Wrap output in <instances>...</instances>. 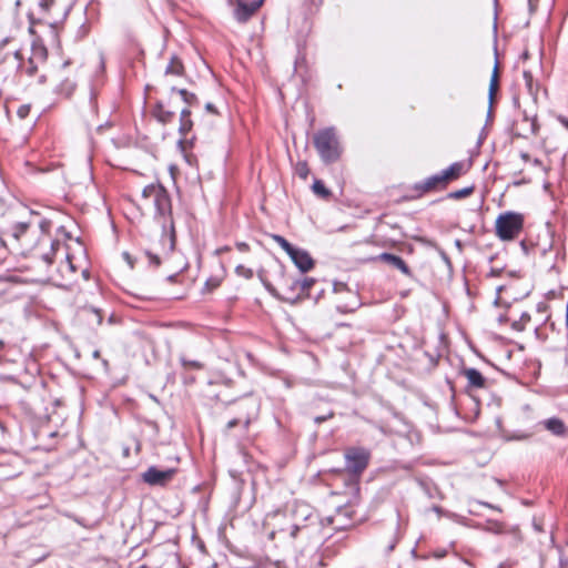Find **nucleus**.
Segmentation results:
<instances>
[{"instance_id": "38", "label": "nucleus", "mask_w": 568, "mask_h": 568, "mask_svg": "<svg viewBox=\"0 0 568 568\" xmlns=\"http://www.w3.org/2000/svg\"><path fill=\"white\" fill-rule=\"evenodd\" d=\"M271 237L274 242H276L285 252L287 255L292 253V251L295 248L294 245H292L284 236L278 234H272Z\"/></svg>"}, {"instance_id": "60", "label": "nucleus", "mask_w": 568, "mask_h": 568, "mask_svg": "<svg viewBox=\"0 0 568 568\" xmlns=\"http://www.w3.org/2000/svg\"><path fill=\"white\" fill-rule=\"evenodd\" d=\"M230 250H231V248H230L229 246H223V247L217 248V250L215 251V254H217V255H219V254H222V253L227 252V251H230Z\"/></svg>"}, {"instance_id": "6", "label": "nucleus", "mask_w": 568, "mask_h": 568, "mask_svg": "<svg viewBox=\"0 0 568 568\" xmlns=\"http://www.w3.org/2000/svg\"><path fill=\"white\" fill-rule=\"evenodd\" d=\"M525 225V215L515 211L500 213L495 221V234L503 242H509L519 236Z\"/></svg>"}, {"instance_id": "25", "label": "nucleus", "mask_w": 568, "mask_h": 568, "mask_svg": "<svg viewBox=\"0 0 568 568\" xmlns=\"http://www.w3.org/2000/svg\"><path fill=\"white\" fill-rule=\"evenodd\" d=\"M440 173L443 175V179H445V181L449 183L450 181L457 180L465 173V164L463 162H454L447 169L443 170Z\"/></svg>"}, {"instance_id": "27", "label": "nucleus", "mask_w": 568, "mask_h": 568, "mask_svg": "<svg viewBox=\"0 0 568 568\" xmlns=\"http://www.w3.org/2000/svg\"><path fill=\"white\" fill-rule=\"evenodd\" d=\"M165 74L181 77L184 74V65L178 55H172L169 64L165 68Z\"/></svg>"}, {"instance_id": "62", "label": "nucleus", "mask_w": 568, "mask_h": 568, "mask_svg": "<svg viewBox=\"0 0 568 568\" xmlns=\"http://www.w3.org/2000/svg\"><path fill=\"white\" fill-rule=\"evenodd\" d=\"M538 311H542L546 308V305L544 303L538 304Z\"/></svg>"}, {"instance_id": "55", "label": "nucleus", "mask_w": 568, "mask_h": 568, "mask_svg": "<svg viewBox=\"0 0 568 568\" xmlns=\"http://www.w3.org/2000/svg\"><path fill=\"white\" fill-rule=\"evenodd\" d=\"M557 120L559 123H561L566 129H568V118L564 115H558Z\"/></svg>"}, {"instance_id": "23", "label": "nucleus", "mask_w": 568, "mask_h": 568, "mask_svg": "<svg viewBox=\"0 0 568 568\" xmlns=\"http://www.w3.org/2000/svg\"><path fill=\"white\" fill-rule=\"evenodd\" d=\"M226 276V268L223 263L219 264V271L211 275L204 283L203 293H211L216 290Z\"/></svg>"}, {"instance_id": "43", "label": "nucleus", "mask_w": 568, "mask_h": 568, "mask_svg": "<svg viewBox=\"0 0 568 568\" xmlns=\"http://www.w3.org/2000/svg\"><path fill=\"white\" fill-rule=\"evenodd\" d=\"M8 243L9 242L6 236H0V264H2L7 258Z\"/></svg>"}, {"instance_id": "14", "label": "nucleus", "mask_w": 568, "mask_h": 568, "mask_svg": "<svg viewBox=\"0 0 568 568\" xmlns=\"http://www.w3.org/2000/svg\"><path fill=\"white\" fill-rule=\"evenodd\" d=\"M264 0H254L250 3L237 0V4L234 9V18L240 23L247 22L254 13L262 7Z\"/></svg>"}, {"instance_id": "58", "label": "nucleus", "mask_w": 568, "mask_h": 568, "mask_svg": "<svg viewBox=\"0 0 568 568\" xmlns=\"http://www.w3.org/2000/svg\"><path fill=\"white\" fill-rule=\"evenodd\" d=\"M538 0H528L530 11H534L537 7Z\"/></svg>"}, {"instance_id": "32", "label": "nucleus", "mask_w": 568, "mask_h": 568, "mask_svg": "<svg viewBox=\"0 0 568 568\" xmlns=\"http://www.w3.org/2000/svg\"><path fill=\"white\" fill-rule=\"evenodd\" d=\"M530 314L527 312H523L518 320H513L510 322V326L516 332H523L526 329V326L530 322Z\"/></svg>"}, {"instance_id": "20", "label": "nucleus", "mask_w": 568, "mask_h": 568, "mask_svg": "<svg viewBox=\"0 0 568 568\" xmlns=\"http://www.w3.org/2000/svg\"><path fill=\"white\" fill-rule=\"evenodd\" d=\"M520 247L525 255H540L545 256L552 247V242L548 241L546 244L540 245L539 243H534L529 239H524L520 241Z\"/></svg>"}, {"instance_id": "3", "label": "nucleus", "mask_w": 568, "mask_h": 568, "mask_svg": "<svg viewBox=\"0 0 568 568\" xmlns=\"http://www.w3.org/2000/svg\"><path fill=\"white\" fill-rule=\"evenodd\" d=\"M48 60L47 47L34 40L31 45V55L26 60L20 51V58L17 59L18 75L27 78L30 83L44 84L47 75L40 73V67Z\"/></svg>"}, {"instance_id": "40", "label": "nucleus", "mask_w": 568, "mask_h": 568, "mask_svg": "<svg viewBox=\"0 0 568 568\" xmlns=\"http://www.w3.org/2000/svg\"><path fill=\"white\" fill-rule=\"evenodd\" d=\"M523 77H524L525 84H526V88H527L528 92L530 94H535L537 90L534 88V77H532V73L530 71L525 70L524 73H523Z\"/></svg>"}, {"instance_id": "19", "label": "nucleus", "mask_w": 568, "mask_h": 568, "mask_svg": "<svg viewBox=\"0 0 568 568\" xmlns=\"http://www.w3.org/2000/svg\"><path fill=\"white\" fill-rule=\"evenodd\" d=\"M480 528L484 531L491 532L495 535L513 534L515 538L520 540V531L518 528L508 529L504 523L495 519H487L485 524L480 526Z\"/></svg>"}, {"instance_id": "33", "label": "nucleus", "mask_w": 568, "mask_h": 568, "mask_svg": "<svg viewBox=\"0 0 568 568\" xmlns=\"http://www.w3.org/2000/svg\"><path fill=\"white\" fill-rule=\"evenodd\" d=\"M313 192L322 197V199H328L332 195V192L325 186L322 180H315L312 185Z\"/></svg>"}, {"instance_id": "8", "label": "nucleus", "mask_w": 568, "mask_h": 568, "mask_svg": "<svg viewBox=\"0 0 568 568\" xmlns=\"http://www.w3.org/2000/svg\"><path fill=\"white\" fill-rule=\"evenodd\" d=\"M303 524L294 523L288 528V536L293 540H300L301 545L304 546L311 541L314 535L317 532L316 516L313 515L308 507H305Z\"/></svg>"}, {"instance_id": "26", "label": "nucleus", "mask_w": 568, "mask_h": 568, "mask_svg": "<svg viewBox=\"0 0 568 568\" xmlns=\"http://www.w3.org/2000/svg\"><path fill=\"white\" fill-rule=\"evenodd\" d=\"M498 88H499V73H498V61H496L494 70H493V74L490 78V83H489V92H488L489 111L491 110L495 94L497 93Z\"/></svg>"}, {"instance_id": "61", "label": "nucleus", "mask_w": 568, "mask_h": 568, "mask_svg": "<svg viewBox=\"0 0 568 568\" xmlns=\"http://www.w3.org/2000/svg\"><path fill=\"white\" fill-rule=\"evenodd\" d=\"M93 357H94V358H100V357H101V353H100V351L95 349V351L93 352Z\"/></svg>"}, {"instance_id": "13", "label": "nucleus", "mask_w": 568, "mask_h": 568, "mask_svg": "<svg viewBox=\"0 0 568 568\" xmlns=\"http://www.w3.org/2000/svg\"><path fill=\"white\" fill-rule=\"evenodd\" d=\"M400 540L399 534V525L395 524L385 529L382 536L378 539V546L383 550V552L387 556L389 555L397 546Z\"/></svg>"}, {"instance_id": "53", "label": "nucleus", "mask_w": 568, "mask_h": 568, "mask_svg": "<svg viewBox=\"0 0 568 568\" xmlns=\"http://www.w3.org/2000/svg\"><path fill=\"white\" fill-rule=\"evenodd\" d=\"M205 110H206L207 112L212 113V114H219L217 109H216V108H215V105H214L213 103H211V102H207V103L205 104Z\"/></svg>"}, {"instance_id": "44", "label": "nucleus", "mask_w": 568, "mask_h": 568, "mask_svg": "<svg viewBox=\"0 0 568 568\" xmlns=\"http://www.w3.org/2000/svg\"><path fill=\"white\" fill-rule=\"evenodd\" d=\"M520 158L525 163H530L534 166H538V168L542 166V161L540 159H538V158L531 159L529 153H527V152H520Z\"/></svg>"}, {"instance_id": "2", "label": "nucleus", "mask_w": 568, "mask_h": 568, "mask_svg": "<svg viewBox=\"0 0 568 568\" xmlns=\"http://www.w3.org/2000/svg\"><path fill=\"white\" fill-rule=\"evenodd\" d=\"M142 199L150 201L153 205V219L162 229L163 251L172 252L175 247L176 234L169 191L161 183H151L142 190Z\"/></svg>"}, {"instance_id": "42", "label": "nucleus", "mask_w": 568, "mask_h": 568, "mask_svg": "<svg viewBox=\"0 0 568 568\" xmlns=\"http://www.w3.org/2000/svg\"><path fill=\"white\" fill-rule=\"evenodd\" d=\"M235 274L237 276L244 277L246 280H251L254 275L252 268H248L242 264H240L235 267Z\"/></svg>"}, {"instance_id": "15", "label": "nucleus", "mask_w": 568, "mask_h": 568, "mask_svg": "<svg viewBox=\"0 0 568 568\" xmlns=\"http://www.w3.org/2000/svg\"><path fill=\"white\" fill-rule=\"evenodd\" d=\"M324 520L336 530H344L353 526L352 511L348 507L338 508L334 516H328Z\"/></svg>"}, {"instance_id": "52", "label": "nucleus", "mask_w": 568, "mask_h": 568, "mask_svg": "<svg viewBox=\"0 0 568 568\" xmlns=\"http://www.w3.org/2000/svg\"><path fill=\"white\" fill-rule=\"evenodd\" d=\"M235 246L240 252H248L250 251V245L245 242H236Z\"/></svg>"}, {"instance_id": "1", "label": "nucleus", "mask_w": 568, "mask_h": 568, "mask_svg": "<svg viewBox=\"0 0 568 568\" xmlns=\"http://www.w3.org/2000/svg\"><path fill=\"white\" fill-rule=\"evenodd\" d=\"M53 223L40 213L30 211L26 221L12 223L4 232L10 245L22 255L41 258L52 264L61 242L51 234Z\"/></svg>"}, {"instance_id": "54", "label": "nucleus", "mask_w": 568, "mask_h": 568, "mask_svg": "<svg viewBox=\"0 0 568 568\" xmlns=\"http://www.w3.org/2000/svg\"><path fill=\"white\" fill-rule=\"evenodd\" d=\"M180 119H191V111L187 108L183 109Z\"/></svg>"}, {"instance_id": "35", "label": "nucleus", "mask_w": 568, "mask_h": 568, "mask_svg": "<svg viewBox=\"0 0 568 568\" xmlns=\"http://www.w3.org/2000/svg\"><path fill=\"white\" fill-rule=\"evenodd\" d=\"M475 190V186L474 185H470V186H466L464 189H460V190H457V191H453V192H449L447 194V199H452V200H460V199H465L469 195L473 194Z\"/></svg>"}, {"instance_id": "9", "label": "nucleus", "mask_w": 568, "mask_h": 568, "mask_svg": "<svg viewBox=\"0 0 568 568\" xmlns=\"http://www.w3.org/2000/svg\"><path fill=\"white\" fill-rule=\"evenodd\" d=\"M371 459V452L364 447H349L345 452L346 470L359 477L367 468Z\"/></svg>"}, {"instance_id": "45", "label": "nucleus", "mask_w": 568, "mask_h": 568, "mask_svg": "<svg viewBox=\"0 0 568 568\" xmlns=\"http://www.w3.org/2000/svg\"><path fill=\"white\" fill-rule=\"evenodd\" d=\"M145 256L148 258L149 265H151L153 267H159L161 265V258L156 254H153L152 252L146 251Z\"/></svg>"}, {"instance_id": "59", "label": "nucleus", "mask_w": 568, "mask_h": 568, "mask_svg": "<svg viewBox=\"0 0 568 568\" xmlns=\"http://www.w3.org/2000/svg\"><path fill=\"white\" fill-rule=\"evenodd\" d=\"M498 322H499V323H507V322H509V318H508V316H507V315L501 314V315H499V317H498Z\"/></svg>"}, {"instance_id": "46", "label": "nucleus", "mask_w": 568, "mask_h": 568, "mask_svg": "<svg viewBox=\"0 0 568 568\" xmlns=\"http://www.w3.org/2000/svg\"><path fill=\"white\" fill-rule=\"evenodd\" d=\"M31 106L29 104H22L17 110V115L20 119H26L30 114Z\"/></svg>"}, {"instance_id": "64", "label": "nucleus", "mask_w": 568, "mask_h": 568, "mask_svg": "<svg viewBox=\"0 0 568 568\" xmlns=\"http://www.w3.org/2000/svg\"><path fill=\"white\" fill-rule=\"evenodd\" d=\"M102 364H103V366H104L105 368H108V367H109V362H108L106 359H102Z\"/></svg>"}, {"instance_id": "24", "label": "nucleus", "mask_w": 568, "mask_h": 568, "mask_svg": "<svg viewBox=\"0 0 568 568\" xmlns=\"http://www.w3.org/2000/svg\"><path fill=\"white\" fill-rule=\"evenodd\" d=\"M151 113L162 124L171 123L175 118V112L168 110L162 101L153 105Z\"/></svg>"}, {"instance_id": "39", "label": "nucleus", "mask_w": 568, "mask_h": 568, "mask_svg": "<svg viewBox=\"0 0 568 568\" xmlns=\"http://www.w3.org/2000/svg\"><path fill=\"white\" fill-rule=\"evenodd\" d=\"M294 172L301 179L306 180L310 174L308 164L305 161H298L294 168Z\"/></svg>"}, {"instance_id": "11", "label": "nucleus", "mask_w": 568, "mask_h": 568, "mask_svg": "<svg viewBox=\"0 0 568 568\" xmlns=\"http://www.w3.org/2000/svg\"><path fill=\"white\" fill-rule=\"evenodd\" d=\"M243 410H246V414L243 416H235L229 423L226 424V430L232 429L233 427L237 425H242L244 432L248 430V427L253 420H255L258 416L260 410V403L258 402H251L246 405H243Z\"/></svg>"}, {"instance_id": "51", "label": "nucleus", "mask_w": 568, "mask_h": 568, "mask_svg": "<svg viewBox=\"0 0 568 568\" xmlns=\"http://www.w3.org/2000/svg\"><path fill=\"white\" fill-rule=\"evenodd\" d=\"M0 382L1 383L17 384V378L14 376H12V375L0 374Z\"/></svg>"}, {"instance_id": "30", "label": "nucleus", "mask_w": 568, "mask_h": 568, "mask_svg": "<svg viewBox=\"0 0 568 568\" xmlns=\"http://www.w3.org/2000/svg\"><path fill=\"white\" fill-rule=\"evenodd\" d=\"M192 128H193V121L191 119H180L179 133L181 135V139L179 140L178 144L182 149H184V143L186 142V136L191 132Z\"/></svg>"}, {"instance_id": "4", "label": "nucleus", "mask_w": 568, "mask_h": 568, "mask_svg": "<svg viewBox=\"0 0 568 568\" xmlns=\"http://www.w3.org/2000/svg\"><path fill=\"white\" fill-rule=\"evenodd\" d=\"M313 144L325 164L335 163L341 159L343 148L335 128L329 126L315 132Z\"/></svg>"}, {"instance_id": "31", "label": "nucleus", "mask_w": 568, "mask_h": 568, "mask_svg": "<svg viewBox=\"0 0 568 568\" xmlns=\"http://www.w3.org/2000/svg\"><path fill=\"white\" fill-rule=\"evenodd\" d=\"M171 91L178 92L182 100L190 106L199 104L197 97L194 93L187 91L186 89H176L175 87H173Z\"/></svg>"}, {"instance_id": "37", "label": "nucleus", "mask_w": 568, "mask_h": 568, "mask_svg": "<svg viewBox=\"0 0 568 568\" xmlns=\"http://www.w3.org/2000/svg\"><path fill=\"white\" fill-rule=\"evenodd\" d=\"M14 346L0 339V364L10 362L8 355L13 351Z\"/></svg>"}, {"instance_id": "21", "label": "nucleus", "mask_w": 568, "mask_h": 568, "mask_svg": "<svg viewBox=\"0 0 568 568\" xmlns=\"http://www.w3.org/2000/svg\"><path fill=\"white\" fill-rule=\"evenodd\" d=\"M462 374L467 378V386L469 388L481 389L486 387L487 379L478 369L474 367H466L462 371Z\"/></svg>"}, {"instance_id": "41", "label": "nucleus", "mask_w": 568, "mask_h": 568, "mask_svg": "<svg viewBox=\"0 0 568 568\" xmlns=\"http://www.w3.org/2000/svg\"><path fill=\"white\" fill-rule=\"evenodd\" d=\"M251 402H257L255 398H252V397H247V398H244L237 403H235V406H234V414L235 416H243L244 414H246V410H243V405H246L247 403H251Z\"/></svg>"}, {"instance_id": "48", "label": "nucleus", "mask_w": 568, "mask_h": 568, "mask_svg": "<svg viewBox=\"0 0 568 568\" xmlns=\"http://www.w3.org/2000/svg\"><path fill=\"white\" fill-rule=\"evenodd\" d=\"M504 273V268L491 267L487 273V277H500Z\"/></svg>"}, {"instance_id": "57", "label": "nucleus", "mask_w": 568, "mask_h": 568, "mask_svg": "<svg viewBox=\"0 0 568 568\" xmlns=\"http://www.w3.org/2000/svg\"><path fill=\"white\" fill-rule=\"evenodd\" d=\"M123 257L130 264V266L133 267V261L131 258V255L128 252L123 253Z\"/></svg>"}, {"instance_id": "63", "label": "nucleus", "mask_w": 568, "mask_h": 568, "mask_svg": "<svg viewBox=\"0 0 568 568\" xmlns=\"http://www.w3.org/2000/svg\"><path fill=\"white\" fill-rule=\"evenodd\" d=\"M313 3H315L316 6H320L322 4L323 0H311Z\"/></svg>"}, {"instance_id": "5", "label": "nucleus", "mask_w": 568, "mask_h": 568, "mask_svg": "<svg viewBox=\"0 0 568 568\" xmlns=\"http://www.w3.org/2000/svg\"><path fill=\"white\" fill-rule=\"evenodd\" d=\"M23 2L28 3V20L30 33H36L37 24H47L52 29H57L59 20L52 17V11L55 8V0H17L20 6Z\"/></svg>"}, {"instance_id": "34", "label": "nucleus", "mask_w": 568, "mask_h": 568, "mask_svg": "<svg viewBox=\"0 0 568 568\" xmlns=\"http://www.w3.org/2000/svg\"><path fill=\"white\" fill-rule=\"evenodd\" d=\"M316 280L313 277L298 278L300 292L302 293L303 300L310 296V290L315 284Z\"/></svg>"}, {"instance_id": "7", "label": "nucleus", "mask_w": 568, "mask_h": 568, "mask_svg": "<svg viewBox=\"0 0 568 568\" xmlns=\"http://www.w3.org/2000/svg\"><path fill=\"white\" fill-rule=\"evenodd\" d=\"M266 291L275 298L294 305L303 300L302 293L300 292L298 278L284 276L282 284V293H280L268 281H266L262 273H258Z\"/></svg>"}, {"instance_id": "28", "label": "nucleus", "mask_w": 568, "mask_h": 568, "mask_svg": "<svg viewBox=\"0 0 568 568\" xmlns=\"http://www.w3.org/2000/svg\"><path fill=\"white\" fill-rule=\"evenodd\" d=\"M83 315L90 324L101 325L104 314L100 308L88 306L83 308Z\"/></svg>"}, {"instance_id": "12", "label": "nucleus", "mask_w": 568, "mask_h": 568, "mask_svg": "<svg viewBox=\"0 0 568 568\" xmlns=\"http://www.w3.org/2000/svg\"><path fill=\"white\" fill-rule=\"evenodd\" d=\"M447 185L448 183L443 179L442 173H438L415 183L413 191L416 193L415 196L420 197L426 193L444 190Z\"/></svg>"}, {"instance_id": "56", "label": "nucleus", "mask_w": 568, "mask_h": 568, "mask_svg": "<svg viewBox=\"0 0 568 568\" xmlns=\"http://www.w3.org/2000/svg\"><path fill=\"white\" fill-rule=\"evenodd\" d=\"M560 568H568V558L561 557L559 561Z\"/></svg>"}, {"instance_id": "29", "label": "nucleus", "mask_w": 568, "mask_h": 568, "mask_svg": "<svg viewBox=\"0 0 568 568\" xmlns=\"http://www.w3.org/2000/svg\"><path fill=\"white\" fill-rule=\"evenodd\" d=\"M77 82L74 79L65 78L57 87V93L70 98L75 91Z\"/></svg>"}, {"instance_id": "16", "label": "nucleus", "mask_w": 568, "mask_h": 568, "mask_svg": "<svg viewBox=\"0 0 568 568\" xmlns=\"http://www.w3.org/2000/svg\"><path fill=\"white\" fill-rule=\"evenodd\" d=\"M516 128L517 134L525 139L537 135L539 131L536 115H529L526 111H524L523 118L517 122Z\"/></svg>"}, {"instance_id": "50", "label": "nucleus", "mask_w": 568, "mask_h": 568, "mask_svg": "<svg viewBox=\"0 0 568 568\" xmlns=\"http://www.w3.org/2000/svg\"><path fill=\"white\" fill-rule=\"evenodd\" d=\"M507 288H508V286H507V285H498V286L496 287L497 296H496V298H495V304H497V305H498V304H500V302H501V293H503L504 291H506Z\"/></svg>"}, {"instance_id": "47", "label": "nucleus", "mask_w": 568, "mask_h": 568, "mask_svg": "<svg viewBox=\"0 0 568 568\" xmlns=\"http://www.w3.org/2000/svg\"><path fill=\"white\" fill-rule=\"evenodd\" d=\"M473 505L484 506V507H487V508L493 509V510L498 511V513L503 511V509L499 506L493 505L490 503L483 501V500H474Z\"/></svg>"}, {"instance_id": "36", "label": "nucleus", "mask_w": 568, "mask_h": 568, "mask_svg": "<svg viewBox=\"0 0 568 568\" xmlns=\"http://www.w3.org/2000/svg\"><path fill=\"white\" fill-rule=\"evenodd\" d=\"M180 363L183 366L184 369H195L201 371L204 368V364L200 361H191L187 359L184 355L180 356Z\"/></svg>"}, {"instance_id": "10", "label": "nucleus", "mask_w": 568, "mask_h": 568, "mask_svg": "<svg viewBox=\"0 0 568 568\" xmlns=\"http://www.w3.org/2000/svg\"><path fill=\"white\" fill-rule=\"evenodd\" d=\"M176 468L159 469L155 466H150L142 473V480L150 486H166L176 475Z\"/></svg>"}, {"instance_id": "17", "label": "nucleus", "mask_w": 568, "mask_h": 568, "mask_svg": "<svg viewBox=\"0 0 568 568\" xmlns=\"http://www.w3.org/2000/svg\"><path fill=\"white\" fill-rule=\"evenodd\" d=\"M369 261H381L384 263L389 264L394 268H397L405 276L413 277V271L407 265V263L398 255L392 254V253H381L377 256L371 257Z\"/></svg>"}, {"instance_id": "49", "label": "nucleus", "mask_w": 568, "mask_h": 568, "mask_svg": "<svg viewBox=\"0 0 568 568\" xmlns=\"http://www.w3.org/2000/svg\"><path fill=\"white\" fill-rule=\"evenodd\" d=\"M333 416H334V413H333V412H329L327 415L316 416V417L314 418V423L320 425V424H322V423H324V422H326V420H328V419L333 418Z\"/></svg>"}, {"instance_id": "18", "label": "nucleus", "mask_w": 568, "mask_h": 568, "mask_svg": "<svg viewBox=\"0 0 568 568\" xmlns=\"http://www.w3.org/2000/svg\"><path fill=\"white\" fill-rule=\"evenodd\" d=\"M288 256L302 273H306L314 267V260L303 248L295 247Z\"/></svg>"}, {"instance_id": "22", "label": "nucleus", "mask_w": 568, "mask_h": 568, "mask_svg": "<svg viewBox=\"0 0 568 568\" xmlns=\"http://www.w3.org/2000/svg\"><path fill=\"white\" fill-rule=\"evenodd\" d=\"M546 430L557 437H565L567 435V426L564 420L558 417H550L539 423Z\"/></svg>"}]
</instances>
